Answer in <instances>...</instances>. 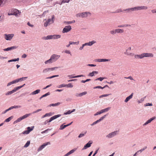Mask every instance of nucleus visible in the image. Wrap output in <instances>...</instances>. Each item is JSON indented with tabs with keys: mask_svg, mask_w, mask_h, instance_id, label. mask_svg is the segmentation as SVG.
I'll list each match as a JSON object with an SVG mask.
<instances>
[{
	"mask_svg": "<svg viewBox=\"0 0 156 156\" xmlns=\"http://www.w3.org/2000/svg\"><path fill=\"white\" fill-rule=\"evenodd\" d=\"M25 85V84H24L22 86H19L17 87H15L14 89L12 90L9 91H8L7 93H6L5 94V95H10L14 93L15 92H16L17 90H18L20 89L23 86H24V85Z\"/></svg>",
	"mask_w": 156,
	"mask_h": 156,
	"instance_id": "1",
	"label": "nucleus"
},
{
	"mask_svg": "<svg viewBox=\"0 0 156 156\" xmlns=\"http://www.w3.org/2000/svg\"><path fill=\"white\" fill-rule=\"evenodd\" d=\"M9 15H15L16 16H19L20 15V12L17 9H15L12 10L11 13H8Z\"/></svg>",
	"mask_w": 156,
	"mask_h": 156,
	"instance_id": "2",
	"label": "nucleus"
},
{
	"mask_svg": "<svg viewBox=\"0 0 156 156\" xmlns=\"http://www.w3.org/2000/svg\"><path fill=\"white\" fill-rule=\"evenodd\" d=\"M61 115L60 114H58L57 115H54L52 117H51L50 119H49V120H47L46 121H45L44 122V125H46L48 122H51L53 120L58 118V117H59L61 116Z\"/></svg>",
	"mask_w": 156,
	"mask_h": 156,
	"instance_id": "3",
	"label": "nucleus"
},
{
	"mask_svg": "<svg viewBox=\"0 0 156 156\" xmlns=\"http://www.w3.org/2000/svg\"><path fill=\"white\" fill-rule=\"evenodd\" d=\"M14 36L13 34H4L5 38L7 40H10Z\"/></svg>",
	"mask_w": 156,
	"mask_h": 156,
	"instance_id": "4",
	"label": "nucleus"
},
{
	"mask_svg": "<svg viewBox=\"0 0 156 156\" xmlns=\"http://www.w3.org/2000/svg\"><path fill=\"white\" fill-rule=\"evenodd\" d=\"M119 131H115L114 132H112L107 135L106 137L109 138H112L116 135L118 133Z\"/></svg>",
	"mask_w": 156,
	"mask_h": 156,
	"instance_id": "5",
	"label": "nucleus"
},
{
	"mask_svg": "<svg viewBox=\"0 0 156 156\" xmlns=\"http://www.w3.org/2000/svg\"><path fill=\"white\" fill-rule=\"evenodd\" d=\"M147 9V7L146 6H138L133 8H132L131 9L133 10H140L141 9Z\"/></svg>",
	"mask_w": 156,
	"mask_h": 156,
	"instance_id": "6",
	"label": "nucleus"
},
{
	"mask_svg": "<svg viewBox=\"0 0 156 156\" xmlns=\"http://www.w3.org/2000/svg\"><path fill=\"white\" fill-rule=\"evenodd\" d=\"M71 29V27L70 26H67L65 27L62 30L63 33H67L70 31Z\"/></svg>",
	"mask_w": 156,
	"mask_h": 156,
	"instance_id": "7",
	"label": "nucleus"
},
{
	"mask_svg": "<svg viewBox=\"0 0 156 156\" xmlns=\"http://www.w3.org/2000/svg\"><path fill=\"white\" fill-rule=\"evenodd\" d=\"M50 142H48L46 143H44L43 144L41 145L38 149V151H39L41 150L43 148H44L45 146L47 145L48 144H50Z\"/></svg>",
	"mask_w": 156,
	"mask_h": 156,
	"instance_id": "8",
	"label": "nucleus"
},
{
	"mask_svg": "<svg viewBox=\"0 0 156 156\" xmlns=\"http://www.w3.org/2000/svg\"><path fill=\"white\" fill-rule=\"evenodd\" d=\"M143 54V58L144 57H152L154 56V55L151 53H142Z\"/></svg>",
	"mask_w": 156,
	"mask_h": 156,
	"instance_id": "9",
	"label": "nucleus"
},
{
	"mask_svg": "<svg viewBox=\"0 0 156 156\" xmlns=\"http://www.w3.org/2000/svg\"><path fill=\"white\" fill-rule=\"evenodd\" d=\"M95 61L98 62H108L110 61V59H106L105 58H98L95 59Z\"/></svg>",
	"mask_w": 156,
	"mask_h": 156,
	"instance_id": "10",
	"label": "nucleus"
},
{
	"mask_svg": "<svg viewBox=\"0 0 156 156\" xmlns=\"http://www.w3.org/2000/svg\"><path fill=\"white\" fill-rule=\"evenodd\" d=\"M106 115H105L104 116H102L98 120L94 122L92 124H91V126H93L95 124H96L97 123L100 122L104 118H105V117Z\"/></svg>",
	"mask_w": 156,
	"mask_h": 156,
	"instance_id": "11",
	"label": "nucleus"
},
{
	"mask_svg": "<svg viewBox=\"0 0 156 156\" xmlns=\"http://www.w3.org/2000/svg\"><path fill=\"white\" fill-rule=\"evenodd\" d=\"M60 57V56L56 55H53L51 56V58L52 59L53 61L54 62L57 60L58 58Z\"/></svg>",
	"mask_w": 156,
	"mask_h": 156,
	"instance_id": "12",
	"label": "nucleus"
},
{
	"mask_svg": "<svg viewBox=\"0 0 156 156\" xmlns=\"http://www.w3.org/2000/svg\"><path fill=\"white\" fill-rule=\"evenodd\" d=\"M92 143V142L91 141H90L88 143L86 144L83 148L82 150L86 149L87 148L90 147L91 144Z\"/></svg>",
	"mask_w": 156,
	"mask_h": 156,
	"instance_id": "13",
	"label": "nucleus"
},
{
	"mask_svg": "<svg viewBox=\"0 0 156 156\" xmlns=\"http://www.w3.org/2000/svg\"><path fill=\"white\" fill-rule=\"evenodd\" d=\"M91 13L89 12H85L82 13V18L86 17L88 16H90Z\"/></svg>",
	"mask_w": 156,
	"mask_h": 156,
	"instance_id": "14",
	"label": "nucleus"
},
{
	"mask_svg": "<svg viewBox=\"0 0 156 156\" xmlns=\"http://www.w3.org/2000/svg\"><path fill=\"white\" fill-rule=\"evenodd\" d=\"M155 118H156L155 117H154L151 118L150 119H149L148 120H147V122H146L144 123V124L143 125H144V126L146 125L147 124H148L149 123H150L152 120H153L155 119Z\"/></svg>",
	"mask_w": 156,
	"mask_h": 156,
	"instance_id": "15",
	"label": "nucleus"
},
{
	"mask_svg": "<svg viewBox=\"0 0 156 156\" xmlns=\"http://www.w3.org/2000/svg\"><path fill=\"white\" fill-rule=\"evenodd\" d=\"M95 43L96 41H90L88 43H86L84 44V45H85V46L88 45L91 46Z\"/></svg>",
	"mask_w": 156,
	"mask_h": 156,
	"instance_id": "16",
	"label": "nucleus"
},
{
	"mask_svg": "<svg viewBox=\"0 0 156 156\" xmlns=\"http://www.w3.org/2000/svg\"><path fill=\"white\" fill-rule=\"evenodd\" d=\"M76 149H77L76 148H74V149L70 151H69V152H68L66 154L64 155V156H68L69 155L73 153L76 150Z\"/></svg>",
	"mask_w": 156,
	"mask_h": 156,
	"instance_id": "17",
	"label": "nucleus"
},
{
	"mask_svg": "<svg viewBox=\"0 0 156 156\" xmlns=\"http://www.w3.org/2000/svg\"><path fill=\"white\" fill-rule=\"evenodd\" d=\"M84 76L83 75H79L78 76H73V75H69L68 76V77H69L70 78H77L79 77H80L82 76Z\"/></svg>",
	"mask_w": 156,
	"mask_h": 156,
	"instance_id": "18",
	"label": "nucleus"
},
{
	"mask_svg": "<svg viewBox=\"0 0 156 156\" xmlns=\"http://www.w3.org/2000/svg\"><path fill=\"white\" fill-rule=\"evenodd\" d=\"M16 48V46H12L10 47H9L6 48H5L3 49V50L5 51H8L11 50L12 49Z\"/></svg>",
	"mask_w": 156,
	"mask_h": 156,
	"instance_id": "19",
	"label": "nucleus"
},
{
	"mask_svg": "<svg viewBox=\"0 0 156 156\" xmlns=\"http://www.w3.org/2000/svg\"><path fill=\"white\" fill-rule=\"evenodd\" d=\"M133 95V93H132L130 95L127 97L125 100V102H127L130 99L132 98Z\"/></svg>",
	"mask_w": 156,
	"mask_h": 156,
	"instance_id": "20",
	"label": "nucleus"
},
{
	"mask_svg": "<svg viewBox=\"0 0 156 156\" xmlns=\"http://www.w3.org/2000/svg\"><path fill=\"white\" fill-rule=\"evenodd\" d=\"M87 94V92L86 91H84L82 93H80L79 94H77L76 95V96L77 97H78V96L81 97L83 95L86 94Z\"/></svg>",
	"mask_w": 156,
	"mask_h": 156,
	"instance_id": "21",
	"label": "nucleus"
},
{
	"mask_svg": "<svg viewBox=\"0 0 156 156\" xmlns=\"http://www.w3.org/2000/svg\"><path fill=\"white\" fill-rule=\"evenodd\" d=\"M54 16L53 15L52 17V19H48L47 20V21L49 22L51 24L54 22Z\"/></svg>",
	"mask_w": 156,
	"mask_h": 156,
	"instance_id": "22",
	"label": "nucleus"
},
{
	"mask_svg": "<svg viewBox=\"0 0 156 156\" xmlns=\"http://www.w3.org/2000/svg\"><path fill=\"white\" fill-rule=\"evenodd\" d=\"M52 37L53 39H57L61 37V35H52Z\"/></svg>",
	"mask_w": 156,
	"mask_h": 156,
	"instance_id": "23",
	"label": "nucleus"
},
{
	"mask_svg": "<svg viewBox=\"0 0 156 156\" xmlns=\"http://www.w3.org/2000/svg\"><path fill=\"white\" fill-rule=\"evenodd\" d=\"M98 72L97 71H93L91 73H89L88 76H94V74H97Z\"/></svg>",
	"mask_w": 156,
	"mask_h": 156,
	"instance_id": "24",
	"label": "nucleus"
},
{
	"mask_svg": "<svg viewBox=\"0 0 156 156\" xmlns=\"http://www.w3.org/2000/svg\"><path fill=\"white\" fill-rule=\"evenodd\" d=\"M61 104V103L60 102H58L57 103H55V104H51L50 105H48V106L51 107V106H58L59 105H60Z\"/></svg>",
	"mask_w": 156,
	"mask_h": 156,
	"instance_id": "25",
	"label": "nucleus"
},
{
	"mask_svg": "<svg viewBox=\"0 0 156 156\" xmlns=\"http://www.w3.org/2000/svg\"><path fill=\"white\" fill-rule=\"evenodd\" d=\"M116 33H123L124 32V30L123 29H116Z\"/></svg>",
	"mask_w": 156,
	"mask_h": 156,
	"instance_id": "26",
	"label": "nucleus"
},
{
	"mask_svg": "<svg viewBox=\"0 0 156 156\" xmlns=\"http://www.w3.org/2000/svg\"><path fill=\"white\" fill-rule=\"evenodd\" d=\"M40 90L39 89H38L37 90H36L33 92L31 93V94L32 95H35L36 94H37L38 93H39L40 92Z\"/></svg>",
	"mask_w": 156,
	"mask_h": 156,
	"instance_id": "27",
	"label": "nucleus"
},
{
	"mask_svg": "<svg viewBox=\"0 0 156 156\" xmlns=\"http://www.w3.org/2000/svg\"><path fill=\"white\" fill-rule=\"evenodd\" d=\"M110 108H111L110 107H108V108H106L102 109L101 110V111L102 112V113H103L104 112H108V110H109L110 109Z\"/></svg>",
	"mask_w": 156,
	"mask_h": 156,
	"instance_id": "28",
	"label": "nucleus"
},
{
	"mask_svg": "<svg viewBox=\"0 0 156 156\" xmlns=\"http://www.w3.org/2000/svg\"><path fill=\"white\" fill-rule=\"evenodd\" d=\"M130 25L129 24H124V25H122L118 26V27H130Z\"/></svg>",
	"mask_w": 156,
	"mask_h": 156,
	"instance_id": "29",
	"label": "nucleus"
},
{
	"mask_svg": "<svg viewBox=\"0 0 156 156\" xmlns=\"http://www.w3.org/2000/svg\"><path fill=\"white\" fill-rule=\"evenodd\" d=\"M52 37V35H48L45 37L44 39L45 40L52 39H53Z\"/></svg>",
	"mask_w": 156,
	"mask_h": 156,
	"instance_id": "30",
	"label": "nucleus"
},
{
	"mask_svg": "<svg viewBox=\"0 0 156 156\" xmlns=\"http://www.w3.org/2000/svg\"><path fill=\"white\" fill-rule=\"evenodd\" d=\"M54 62L53 61V60H52V59L51 58H50L48 60H47V61H46L45 62V63L46 64H47L48 63H51L53 62Z\"/></svg>",
	"mask_w": 156,
	"mask_h": 156,
	"instance_id": "31",
	"label": "nucleus"
},
{
	"mask_svg": "<svg viewBox=\"0 0 156 156\" xmlns=\"http://www.w3.org/2000/svg\"><path fill=\"white\" fill-rule=\"evenodd\" d=\"M31 115V113H30V114H26L24 115L23 116H22V118L23 119H25V118H27L30 115Z\"/></svg>",
	"mask_w": 156,
	"mask_h": 156,
	"instance_id": "32",
	"label": "nucleus"
},
{
	"mask_svg": "<svg viewBox=\"0 0 156 156\" xmlns=\"http://www.w3.org/2000/svg\"><path fill=\"white\" fill-rule=\"evenodd\" d=\"M50 94V93L49 92H48L47 93H46V94L43 95L41 97L40 99H41L42 98L46 97L48 95H49Z\"/></svg>",
	"mask_w": 156,
	"mask_h": 156,
	"instance_id": "33",
	"label": "nucleus"
},
{
	"mask_svg": "<svg viewBox=\"0 0 156 156\" xmlns=\"http://www.w3.org/2000/svg\"><path fill=\"white\" fill-rule=\"evenodd\" d=\"M19 60V58H17L16 59H12V60H9L8 61V62H15V61H18Z\"/></svg>",
	"mask_w": 156,
	"mask_h": 156,
	"instance_id": "34",
	"label": "nucleus"
},
{
	"mask_svg": "<svg viewBox=\"0 0 156 156\" xmlns=\"http://www.w3.org/2000/svg\"><path fill=\"white\" fill-rule=\"evenodd\" d=\"M23 119L22 118V117H20L19 118H18L16 120L15 122H20L21 120H23Z\"/></svg>",
	"mask_w": 156,
	"mask_h": 156,
	"instance_id": "35",
	"label": "nucleus"
},
{
	"mask_svg": "<svg viewBox=\"0 0 156 156\" xmlns=\"http://www.w3.org/2000/svg\"><path fill=\"white\" fill-rule=\"evenodd\" d=\"M69 43L71 44H78L79 43V41H78L77 42H72V41H70L69 42Z\"/></svg>",
	"mask_w": 156,
	"mask_h": 156,
	"instance_id": "36",
	"label": "nucleus"
},
{
	"mask_svg": "<svg viewBox=\"0 0 156 156\" xmlns=\"http://www.w3.org/2000/svg\"><path fill=\"white\" fill-rule=\"evenodd\" d=\"M51 24L49 22H48L47 21L45 22L44 23V26L45 27H47L48 25H49Z\"/></svg>",
	"mask_w": 156,
	"mask_h": 156,
	"instance_id": "37",
	"label": "nucleus"
},
{
	"mask_svg": "<svg viewBox=\"0 0 156 156\" xmlns=\"http://www.w3.org/2000/svg\"><path fill=\"white\" fill-rule=\"evenodd\" d=\"M51 24L49 22H48L47 21L45 22L44 23V26L45 27H47L48 25H49Z\"/></svg>",
	"mask_w": 156,
	"mask_h": 156,
	"instance_id": "38",
	"label": "nucleus"
},
{
	"mask_svg": "<svg viewBox=\"0 0 156 156\" xmlns=\"http://www.w3.org/2000/svg\"><path fill=\"white\" fill-rule=\"evenodd\" d=\"M30 143V141H28L26 144H25V145L24 146V147H28Z\"/></svg>",
	"mask_w": 156,
	"mask_h": 156,
	"instance_id": "39",
	"label": "nucleus"
},
{
	"mask_svg": "<svg viewBox=\"0 0 156 156\" xmlns=\"http://www.w3.org/2000/svg\"><path fill=\"white\" fill-rule=\"evenodd\" d=\"M110 33L112 35H114V34H115L116 33V29L115 30H112L111 31H110Z\"/></svg>",
	"mask_w": 156,
	"mask_h": 156,
	"instance_id": "40",
	"label": "nucleus"
},
{
	"mask_svg": "<svg viewBox=\"0 0 156 156\" xmlns=\"http://www.w3.org/2000/svg\"><path fill=\"white\" fill-rule=\"evenodd\" d=\"M50 71L49 68L44 69L43 70V72L44 73H46Z\"/></svg>",
	"mask_w": 156,
	"mask_h": 156,
	"instance_id": "41",
	"label": "nucleus"
},
{
	"mask_svg": "<svg viewBox=\"0 0 156 156\" xmlns=\"http://www.w3.org/2000/svg\"><path fill=\"white\" fill-rule=\"evenodd\" d=\"M105 78L104 77H99L98 78H97V79H95V80H99L101 81H102V80L104 79H105Z\"/></svg>",
	"mask_w": 156,
	"mask_h": 156,
	"instance_id": "42",
	"label": "nucleus"
},
{
	"mask_svg": "<svg viewBox=\"0 0 156 156\" xmlns=\"http://www.w3.org/2000/svg\"><path fill=\"white\" fill-rule=\"evenodd\" d=\"M30 132V130H26L23 132V134H28Z\"/></svg>",
	"mask_w": 156,
	"mask_h": 156,
	"instance_id": "43",
	"label": "nucleus"
},
{
	"mask_svg": "<svg viewBox=\"0 0 156 156\" xmlns=\"http://www.w3.org/2000/svg\"><path fill=\"white\" fill-rule=\"evenodd\" d=\"M66 87H73V85L71 84V83H69L68 84L66 85Z\"/></svg>",
	"mask_w": 156,
	"mask_h": 156,
	"instance_id": "44",
	"label": "nucleus"
},
{
	"mask_svg": "<svg viewBox=\"0 0 156 156\" xmlns=\"http://www.w3.org/2000/svg\"><path fill=\"white\" fill-rule=\"evenodd\" d=\"M125 54L127 55H130V56H133L134 55V54L133 53H129V52L127 53H125Z\"/></svg>",
	"mask_w": 156,
	"mask_h": 156,
	"instance_id": "45",
	"label": "nucleus"
},
{
	"mask_svg": "<svg viewBox=\"0 0 156 156\" xmlns=\"http://www.w3.org/2000/svg\"><path fill=\"white\" fill-rule=\"evenodd\" d=\"M12 83H12L13 84L15 83L18 82H19V80H18V79H17L14 80L13 81H12Z\"/></svg>",
	"mask_w": 156,
	"mask_h": 156,
	"instance_id": "46",
	"label": "nucleus"
},
{
	"mask_svg": "<svg viewBox=\"0 0 156 156\" xmlns=\"http://www.w3.org/2000/svg\"><path fill=\"white\" fill-rule=\"evenodd\" d=\"M27 77H22V78H20L18 79V80H19V81H22L24 79H27Z\"/></svg>",
	"mask_w": 156,
	"mask_h": 156,
	"instance_id": "47",
	"label": "nucleus"
},
{
	"mask_svg": "<svg viewBox=\"0 0 156 156\" xmlns=\"http://www.w3.org/2000/svg\"><path fill=\"white\" fill-rule=\"evenodd\" d=\"M109 95V94H105L102 95L100 96H99V98H102L103 97H107V96H108Z\"/></svg>",
	"mask_w": 156,
	"mask_h": 156,
	"instance_id": "48",
	"label": "nucleus"
},
{
	"mask_svg": "<svg viewBox=\"0 0 156 156\" xmlns=\"http://www.w3.org/2000/svg\"><path fill=\"white\" fill-rule=\"evenodd\" d=\"M102 113L101 110L100 112H97L95 114H94V115H98L101 114Z\"/></svg>",
	"mask_w": 156,
	"mask_h": 156,
	"instance_id": "49",
	"label": "nucleus"
},
{
	"mask_svg": "<svg viewBox=\"0 0 156 156\" xmlns=\"http://www.w3.org/2000/svg\"><path fill=\"white\" fill-rule=\"evenodd\" d=\"M32 128H31L30 127H28L27 128V130H30V132L34 128V126L32 127Z\"/></svg>",
	"mask_w": 156,
	"mask_h": 156,
	"instance_id": "50",
	"label": "nucleus"
},
{
	"mask_svg": "<svg viewBox=\"0 0 156 156\" xmlns=\"http://www.w3.org/2000/svg\"><path fill=\"white\" fill-rule=\"evenodd\" d=\"M72 113V112L70 111V110L68 111V112H65L64 113V114L65 115H67V114H69L70 113Z\"/></svg>",
	"mask_w": 156,
	"mask_h": 156,
	"instance_id": "51",
	"label": "nucleus"
},
{
	"mask_svg": "<svg viewBox=\"0 0 156 156\" xmlns=\"http://www.w3.org/2000/svg\"><path fill=\"white\" fill-rule=\"evenodd\" d=\"M45 115H46V117L47 116H51L52 115V114L51 112H50L49 113H47L45 114Z\"/></svg>",
	"mask_w": 156,
	"mask_h": 156,
	"instance_id": "52",
	"label": "nucleus"
},
{
	"mask_svg": "<svg viewBox=\"0 0 156 156\" xmlns=\"http://www.w3.org/2000/svg\"><path fill=\"white\" fill-rule=\"evenodd\" d=\"M86 132L84 134L83 133H80L79 136L78 137L79 138H80L83 136L86 133Z\"/></svg>",
	"mask_w": 156,
	"mask_h": 156,
	"instance_id": "53",
	"label": "nucleus"
},
{
	"mask_svg": "<svg viewBox=\"0 0 156 156\" xmlns=\"http://www.w3.org/2000/svg\"><path fill=\"white\" fill-rule=\"evenodd\" d=\"M77 17H82V13H79L76 15Z\"/></svg>",
	"mask_w": 156,
	"mask_h": 156,
	"instance_id": "54",
	"label": "nucleus"
},
{
	"mask_svg": "<svg viewBox=\"0 0 156 156\" xmlns=\"http://www.w3.org/2000/svg\"><path fill=\"white\" fill-rule=\"evenodd\" d=\"M66 87V85L64 84H61L60 85H59V86L58 87Z\"/></svg>",
	"mask_w": 156,
	"mask_h": 156,
	"instance_id": "55",
	"label": "nucleus"
},
{
	"mask_svg": "<svg viewBox=\"0 0 156 156\" xmlns=\"http://www.w3.org/2000/svg\"><path fill=\"white\" fill-rule=\"evenodd\" d=\"M58 68V67H53V68H49L50 71H53L54 70H55L56 69H57Z\"/></svg>",
	"mask_w": 156,
	"mask_h": 156,
	"instance_id": "56",
	"label": "nucleus"
},
{
	"mask_svg": "<svg viewBox=\"0 0 156 156\" xmlns=\"http://www.w3.org/2000/svg\"><path fill=\"white\" fill-rule=\"evenodd\" d=\"M72 122H71L70 123H69V124H68L66 125H64V126L63 125V127H64V128H65L66 127H67V126H68L71 125L72 124Z\"/></svg>",
	"mask_w": 156,
	"mask_h": 156,
	"instance_id": "57",
	"label": "nucleus"
},
{
	"mask_svg": "<svg viewBox=\"0 0 156 156\" xmlns=\"http://www.w3.org/2000/svg\"><path fill=\"white\" fill-rule=\"evenodd\" d=\"M11 120V118L10 117L6 119L5 120V122H9Z\"/></svg>",
	"mask_w": 156,
	"mask_h": 156,
	"instance_id": "58",
	"label": "nucleus"
},
{
	"mask_svg": "<svg viewBox=\"0 0 156 156\" xmlns=\"http://www.w3.org/2000/svg\"><path fill=\"white\" fill-rule=\"evenodd\" d=\"M104 87H102L101 86H97L95 87H94V89H96V88H101V89H103L104 88Z\"/></svg>",
	"mask_w": 156,
	"mask_h": 156,
	"instance_id": "59",
	"label": "nucleus"
},
{
	"mask_svg": "<svg viewBox=\"0 0 156 156\" xmlns=\"http://www.w3.org/2000/svg\"><path fill=\"white\" fill-rule=\"evenodd\" d=\"M138 58H140V59H142V58H143L142 54L140 55H138Z\"/></svg>",
	"mask_w": 156,
	"mask_h": 156,
	"instance_id": "60",
	"label": "nucleus"
},
{
	"mask_svg": "<svg viewBox=\"0 0 156 156\" xmlns=\"http://www.w3.org/2000/svg\"><path fill=\"white\" fill-rule=\"evenodd\" d=\"M69 0H63L62 2V3H64L66 2L68 3L69 2Z\"/></svg>",
	"mask_w": 156,
	"mask_h": 156,
	"instance_id": "61",
	"label": "nucleus"
},
{
	"mask_svg": "<svg viewBox=\"0 0 156 156\" xmlns=\"http://www.w3.org/2000/svg\"><path fill=\"white\" fill-rule=\"evenodd\" d=\"M131 47L129 48L126 51V52L125 53L128 52L129 51H131Z\"/></svg>",
	"mask_w": 156,
	"mask_h": 156,
	"instance_id": "62",
	"label": "nucleus"
},
{
	"mask_svg": "<svg viewBox=\"0 0 156 156\" xmlns=\"http://www.w3.org/2000/svg\"><path fill=\"white\" fill-rule=\"evenodd\" d=\"M58 75L53 76H51L50 77H49L47 78L51 79V78H54V77H58Z\"/></svg>",
	"mask_w": 156,
	"mask_h": 156,
	"instance_id": "63",
	"label": "nucleus"
},
{
	"mask_svg": "<svg viewBox=\"0 0 156 156\" xmlns=\"http://www.w3.org/2000/svg\"><path fill=\"white\" fill-rule=\"evenodd\" d=\"M21 107L20 106H13V108H19Z\"/></svg>",
	"mask_w": 156,
	"mask_h": 156,
	"instance_id": "64",
	"label": "nucleus"
}]
</instances>
